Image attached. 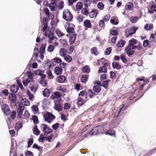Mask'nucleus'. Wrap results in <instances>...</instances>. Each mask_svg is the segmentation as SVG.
<instances>
[{
    "label": "nucleus",
    "mask_w": 156,
    "mask_h": 156,
    "mask_svg": "<svg viewBox=\"0 0 156 156\" xmlns=\"http://www.w3.org/2000/svg\"><path fill=\"white\" fill-rule=\"evenodd\" d=\"M27 75L29 79L30 80H32L33 78V73L30 71H29L27 72Z\"/></svg>",
    "instance_id": "obj_43"
},
{
    "label": "nucleus",
    "mask_w": 156,
    "mask_h": 156,
    "mask_svg": "<svg viewBox=\"0 0 156 156\" xmlns=\"http://www.w3.org/2000/svg\"><path fill=\"white\" fill-rule=\"evenodd\" d=\"M11 148L10 151V156H16V153L14 151V145L13 143H12V142H11Z\"/></svg>",
    "instance_id": "obj_21"
},
{
    "label": "nucleus",
    "mask_w": 156,
    "mask_h": 156,
    "mask_svg": "<svg viewBox=\"0 0 156 156\" xmlns=\"http://www.w3.org/2000/svg\"><path fill=\"white\" fill-rule=\"evenodd\" d=\"M92 53L93 54L97 55L98 54V50L95 47H94L91 49Z\"/></svg>",
    "instance_id": "obj_46"
},
{
    "label": "nucleus",
    "mask_w": 156,
    "mask_h": 156,
    "mask_svg": "<svg viewBox=\"0 0 156 156\" xmlns=\"http://www.w3.org/2000/svg\"><path fill=\"white\" fill-rule=\"evenodd\" d=\"M53 62L57 63H59L62 62V60L58 57H55L53 59Z\"/></svg>",
    "instance_id": "obj_45"
},
{
    "label": "nucleus",
    "mask_w": 156,
    "mask_h": 156,
    "mask_svg": "<svg viewBox=\"0 0 156 156\" xmlns=\"http://www.w3.org/2000/svg\"><path fill=\"white\" fill-rule=\"evenodd\" d=\"M40 132V131L38 129L37 126H35L33 129V133L36 135H38Z\"/></svg>",
    "instance_id": "obj_33"
},
{
    "label": "nucleus",
    "mask_w": 156,
    "mask_h": 156,
    "mask_svg": "<svg viewBox=\"0 0 156 156\" xmlns=\"http://www.w3.org/2000/svg\"><path fill=\"white\" fill-rule=\"evenodd\" d=\"M129 45L131 46H138L139 45L140 46V49L142 48V44L140 43V42L137 41L134 38L130 40L129 41Z\"/></svg>",
    "instance_id": "obj_7"
},
{
    "label": "nucleus",
    "mask_w": 156,
    "mask_h": 156,
    "mask_svg": "<svg viewBox=\"0 0 156 156\" xmlns=\"http://www.w3.org/2000/svg\"><path fill=\"white\" fill-rule=\"evenodd\" d=\"M138 29L137 27H135L126 29L124 33L126 37H128L132 36L133 34L135 33Z\"/></svg>",
    "instance_id": "obj_3"
},
{
    "label": "nucleus",
    "mask_w": 156,
    "mask_h": 156,
    "mask_svg": "<svg viewBox=\"0 0 156 156\" xmlns=\"http://www.w3.org/2000/svg\"><path fill=\"white\" fill-rule=\"evenodd\" d=\"M110 78L112 79H114L116 78V74L115 73L112 71H111L110 72Z\"/></svg>",
    "instance_id": "obj_59"
},
{
    "label": "nucleus",
    "mask_w": 156,
    "mask_h": 156,
    "mask_svg": "<svg viewBox=\"0 0 156 156\" xmlns=\"http://www.w3.org/2000/svg\"><path fill=\"white\" fill-rule=\"evenodd\" d=\"M46 45V44H41L39 49V52L40 53L44 54Z\"/></svg>",
    "instance_id": "obj_20"
},
{
    "label": "nucleus",
    "mask_w": 156,
    "mask_h": 156,
    "mask_svg": "<svg viewBox=\"0 0 156 156\" xmlns=\"http://www.w3.org/2000/svg\"><path fill=\"white\" fill-rule=\"evenodd\" d=\"M98 14V12L96 9L92 10L88 13L90 17L92 18L96 16Z\"/></svg>",
    "instance_id": "obj_15"
},
{
    "label": "nucleus",
    "mask_w": 156,
    "mask_h": 156,
    "mask_svg": "<svg viewBox=\"0 0 156 156\" xmlns=\"http://www.w3.org/2000/svg\"><path fill=\"white\" fill-rule=\"evenodd\" d=\"M40 127L44 132L45 136L51 134L53 132V130L48 127V126L46 124H42L40 126Z\"/></svg>",
    "instance_id": "obj_6"
},
{
    "label": "nucleus",
    "mask_w": 156,
    "mask_h": 156,
    "mask_svg": "<svg viewBox=\"0 0 156 156\" xmlns=\"http://www.w3.org/2000/svg\"><path fill=\"white\" fill-rule=\"evenodd\" d=\"M55 110L58 112H60L62 110L63 108L62 104L60 103L59 102H55Z\"/></svg>",
    "instance_id": "obj_12"
},
{
    "label": "nucleus",
    "mask_w": 156,
    "mask_h": 156,
    "mask_svg": "<svg viewBox=\"0 0 156 156\" xmlns=\"http://www.w3.org/2000/svg\"><path fill=\"white\" fill-rule=\"evenodd\" d=\"M18 88V87L13 85L10 87V90L12 92L15 93L17 92Z\"/></svg>",
    "instance_id": "obj_34"
},
{
    "label": "nucleus",
    "mask_w": 156,
    "mask_h": 156,
    "mask_svg": "<svg viewBox=\"0 0 156 156\" xmlns=\"http://www.w3.org/2000/svg\"><path fill=\"white\" fill-rule=\"evenodd\" d=\"M64 59L68 62H70L72 60V58L69 55H66L64 57Z\"/></svg>",
    "instance_id": "obj_35"
},
{
    "label": "nucleus",
    "mask_w": 156,
    "mask_h": 156,
    "mask_svg": "<svg viewBox=\"0 0 156 156\" xmlns=\"http://www.w3.org/2000/svg\"><path fill=\"white\" fill-rule=\"evenodd\" d=\"M76 8L79 9H81L83 7V4L81 2H78L76 4Z\"/></svg>",
    "instance_id": "obj_54"
},
{
    "label": "nucleus",
    "mask_w": 156,
    "mask_h": 156,
    "mask_svg": "<svg viewBox=\"0 0 156 156\" xmlns=\"http://www.w3.org/2000/svg\"><path fill=\"white\" fill-rule=\"evenodd\" d=\"M83 71L85 73H88L90 72V70L88 66H86L83 68Z\"/></svg>",
    "instance_id": "obj_36"
},
{
    "label": "nucleus",
    "mask_w": 156,
    "mask_h": 156,
    "mask_svg": "<svg viewBox=\"0 0 156 156\" xmlns=\"http://www.w3.org/2000/svg\"><path fill=\"white\" fill-rule=\"evenodd\" d=\"M111 48L110 47H108L107 48L105 52V54L106 55H109L111 52Z\"/></svg>",
    "instance_id": "obj_60"
},
{
    "label": "nucleus",
    "mask_w": 156,
    "mask_h": 156,
    "mask_svg": "<svg viewBox=\"0 0 156 156\" xmlns=\"http://www.w3.org/2000/svg\"><path fill=\"white\" fill-rule=\"evenodd\" d=\"M156 152V147L152 149L151 151H150L149 153H147L146 154V156H149L152 154H154Z\"/></svg>",
    "instance_id": "obj_53"
},
{
    "label": "nucleus",
    "mask_w": 156,
    "mask_h": 156,
    "mask_svg": "<svg viewBox=\"0 0 156 156\" xmlns=\"http://www.w3.org/2000/svg\"><path fill=\"white\" fill-rule=\"evenodd\" d=\"M107 72V67L104 66H102L100 67L98 69V73H101L102 72L106 73Z\"/></svg>",
    "instance_id": "obj_31"
},
{
    "label": "nucleus",
    "mask_w": 156,
    "mask_h": 156,
    "mask_svg": "<svg viewBox=\"0 0 156 156\" xmlns=\"http://www.w3.org/2000/svg\"><path fill=\"white\" fill-rule=\"evenodd\" d=\"M98 8L100 9H102L104 8V5L102 2H99L97 5Z\"/></svg>",
    "instance_id": "obj_56"
},
{
    "label": "nucleus",
    "mask_w": 156,
    "mask_h": 156,
    "mask_svg": "<svg viewBox=\"0 0 156 156\" xmlns=\"http://www.w3.org/2000/svg\"><path fill=\"white\" fill-rule=\"evenodd\" d=\"M138 20V17L136 16L132 17L130 19V21L132 23H136Z\"/></svg>",
    "instance_id": "obj_48"
},
{
    "label": "nucleus",
    "mask_w": 156,
    "mask_h": 156,
    "mask_svg": "<svg viewBox=\"0 0 156 156\" xmlns=\"http://www.w3.org/2000/svg\"><path fill=\"white\" fill-rule=\"evenodd\" d=\"M88 92L89 94V97L90 98H91L93 96L95 95L94 93L92 91V90H88Z\"/></svg>",
    "instance_id": "obj_61"
},
{
    "label": "nucleus",
    "mask_w": 156,
    "mask_h": 156,
    "mask_svg": "<svg viewBox=\"0 0 156 156\" xmlns=\"http://www.w3.org/2000/svg\"><path fill=\"white\" fill-rule=\"evenodd\" d=\"M106 133L107 134L109 135H110L112 136L113 135L115 134V131L112 130H110L107 131L106 132Z\"/></svg>",
    "instance_id": "obj_57"
},
{
    "label": "nucleus",
    "mask_w": 156,
    "mask_h": 156,
    "mask_svg": "<svg viewBox=\"0 0 156 156\" xmlns=\"http://www.w3.org/2000/svg\"><path fill=\"white\" fill-rule=\"evenodd\" d=\"M76 35L75 34H72L69 37V43L71 44H73L76 40Z\"/></svg>",
    "instance_id": "obj_25"
},
{
    "label": "nucleus",
    "mask_w": 156,
    "mask_h": 156,
    "mask_svg": "<svg viewBox=\"0 0 156 156\" xmlns=\"http://www.w3.org/2000/svg\"><path fill=\"white\" fill-rule=\"evenodd\" d=\"M43 25H44V26L42 30L43 32H44L47 29L48 26L47 25V23L46 22V21L44 19H43Z\"/></svg>",
    "instance_id": "obj_44"
},
{
    "label": "nucleus",
    "mask_w": 156,
    "mask_h": 156,
    "mask_svg": "<svg viewBox=\"0 0 156 156\" xmlns=\"http://www.w3.org/2000/svg\"><path fill=\"white\" fill-rule=\"evenodd\" d=\"M16 112L15 111H12L11 113L10 116L12 119H14L16 117Z\"/></svg>",
    "instance_id": "obj_62"
},
{
    "label": "nucleus",
    "mask_w": 156,
    "mask_h": 156,
    "mask_svg": "<svg viewBox=\"0 0 156 156\" xmlns=\"http://www.w3.org/2000/svg\"><path fill=\"white\" fill-rule=\"evenodd\" d=\"M46 73L48 75V78L50 79H52L53 78V76L52 75L51 71L50 70H48L46 72Z\"/></svg>",
    "instance_id": "obj_47"
},
{
    "label": "nucleus",
    "mask_w": 156,
    "mask_h": 156,
    "mask_svg": "<svg viewBox=\"0 0 156 156\" xmlns=\"http://www.w3.org/2000/svg\"><path fill=\"white\" fill-rule=\"evenodd\" d=\"M56 4L55 2H51L48 5V6L51 11H55L56 10Z\"/></svg>",
    "instance_id": "obj_22"
},
{
    "label": "nucleus",
    "mask_w": 156,
    "mask_h": 156,
    "mask_svg": "<svg viewBox=\"0 0 156 156\" xmlns=\"http://www.w3.org/2000/svg\"><path fill=\"white\" fill-rule=\"evenodd\" d=\"M21 103L25 106H29L30 105V101L25 98H22L21 99Z\"/></svg>",
    "instance_id": "obj_29"
},
{
    "label": "nucleus",
    "mask_w": 156,
    "mask_h": 156,
    "mask_svg": "<svg viewBox=\"0 0 156 156\" xmlns=\"http://www.w3.org/2000/svg\"><path fill=\"white\" fill-rule=\"evenodd\" d=\"M9 99L12 98L11 99V101L15 103L16 101V95L13 93H11L9 96Z\"/></svg>",
    "instance_id": "obj_18"
},
{
    "label": "nucleus",
    "mask_w": 156,
    "mask_h": 156,
    "mask_svg": "<svg viewBox=\"0 0 156 156\" xmlns=\"http://www.w3.org/2000/svg\"><path fill=\"white\" fill-rule=\"evenodd\" d=\"M42 93L44 97H48L50 95V92L48 89L45 88L43 91Z\"/></svg>",
    "instance_id": "obj_24"
},
{
    "label": "nucleus",
    "mask_w": 156,
    "mask_h": 156,
    "mask_svg": "<svg viewBox=\"0 0 156 156\" xmlns=\"http://www.w3.org/2000/svg\"><path fill=\"white\" fill-rule=\"evenodd\" d=\"M125 7L127 10H131L133 8V4L130 2H129L126 5Z\"/></svg>",
    "instance_id": "obj_32"
},
{
    "label": "nucleus",
    "mask_w": 156,
    "mask_h": 156,
    "mask_svg": "<svg viewBox=\"0 0 156 156\" xmlns=\"http://www.w3.org/2000/svg\"><path fill=\"white\" fill-rule=\"evenodd\" d=\"M126 43V41L124 40H121L118 41L117 44V46L118 48L123 47Z\"/></svg>",
    "instance_id": "obj_23"
},
{
    "label": "nucleus",
    "mask_w": 156,
    "mask_h": 156,
    "mask_svg": "<svg viewBox=\"0 0 156 156\" xmlns=\"http://www.w3.org/2000/svg\"><path fill=\"white\" fill-rule=\"evenodd\" d=\"M66 80L65 77L62 75L59 76L56 79L57 81L59 83H62L65 82Z\"/></svg>",
    "instance_id": "obj_14"
},
{
    "label": "nucleus",
    "mask_w": 156,
    "mask_h": 156,
    "mask_svg": "<svg viewBox=\"0 0 156 156\" xmlns=\"http://www.w3.org/2000/svg\"><path fill=\"white\" fill-rule=\"evenodd\" d=\"M84 26L87 28H90L91 27V25L90 22L89 20H86L83 22Z\"/></svg>",
    "instance_id": "obj_26"
},
{
    "label": "nucleus",
    "mask_w": 156,
    "mask_h": 156,
    "mask_svg": "<svg viewBox=\"0 0 156 156\" xmlns=\"http://www.w3.org/2000/svg\"><path fill=\"white\" fill-rule=\"evenodd\" d=\"M53 64L51 62H50L48 60H46L44 61L43 63V66L45 69H50L51 68L52 65Z\"/></svg>",
    "instance_id": "obj_10"
},
{
    "label": "nucleus",
    "mask_w": 156,
    "mask_h": 156,
    "mask_svg": "<svg viewBox=\"0 0 156 156\" xmlns=\"http://www.w3.org/2000/svg\"><path fill=\"white\" fill-rule=\"evenodd\" d=\"M63 18L67 21H71L73 18V16L68 9H64L63 12Z\"/></svg>",
    "instance_id": "obj_4"
},
{
    "label": "nucleus",
    "mask_w": 156,
    "mask_h": 156,
    "mask_svg": "<svg viewBox=\"0 0 156 156\" xmlns=\"http://www.w3.org/2000/svg\"><path fill=\"white\" fill-rule=\"evenodd\" d=\"M24 107L23 106L19 105H18V108H17V117L19 118H21L23 113V111L24 110Z\"/></svg>",
    "instance_id": "obj_8"
},
{
    "label": "nucleus",
    "mask_w": 156,
    "mask_h": 156,
    "mask_svg": "<svg viewBox=\"0 0 156 156\" xmlns=\"http://www.w3.org/2000/svg\"><path fill=\"white\" fill-rule=\"evenodd\" d=\"M74 25L72 26L69 25L68 27L67 28V33L69 34L70 35L73 34H75V31L74 30V28L73 26H74Z\"/></svg>",
    "instance_id": "obj_13"
},
{
    "label": "nucleus",
    "mask_w": 156,
    "mask_h": 156,
    "mask_svg": "<svg viewBox=\"0 0 156 156\" xmlns=\"http://www.w3.org/2000/svg\"><path fill=\"white\" fill-rule=\"evenodd\" d=\"M112 66L114 69H120L121 66L118 62H113L112 63Z\"/></svg>",
    "instance_id": "obj_19"
},
{
    "label": "nucleus",
    "mask_w": 156,
    "mask_h": 156,
    "mask_svg": "<svg viewBox=\"0 0 156 156\" xmlns=\"http://www.w3.org/2000/svg\"><path fill=\"white\" fill-rule=\"evenodd\" d=\"M55 33L58 37H61L63 35V34L59 30L57 29L55 30Z\"/></svg>",
    "instance_id": "obj_55"
},
{
    "label": "nucleus",
    "mask_w": 156,
    "mask_h": 156,
    "mask_svg": "<svg viewBox=\"0 0 156 156\" xmlns=\"http://www.w3.org/2000/svg\"><path fill=\"white\" fill-rule=\"evenodd\" d=\"M136 49L138 51L140 49V46L139 45L138 46H131L128 45L126 47L125 50L126 51V53L128 56L130 57L133 54L135 51L134 50Z\"/></svg>",
    "instance_id": "obj_2"
},
{
    "label": "nucleus",
    "mask_w": 156,
    "mask_h": 156,
    "mask_svg": "<svg viewBox=\"0 0 156 156\" xmlns=\"http://www.w3.org/2000/svg\"><path fill=\"white\" fill-rule=\"evenodd\" d=\"M55 73L57 75H59L62 73L63 69L59 66L55 67L54 69Z\"/></svg>",
    "instance_id": "obj_16"
},
{
    "label": "nucleus",
    "mask_w": 156,
    "mask_h": 156,
    "mask_svg": "<svg viewBox=\"0 0 156 156\" xmlns=\"http://www.w3.org/2000/svg\"><path fill=\"white\" fill-rule=\"evenodd\" d=\"M104 133V129L102 126H98L94 127L91 131L87 133V134L94 136Z\"/></svg>",
    "instance_id": "obj_1"
},
{
    "label": "nucleus",
    "mask_w": 156,
    "mask_h": 156,
    "mask_svg": "<svg viewBox=\"0 0 156 156\" xmlns=\"http://www.w3.org/2000/svg\"><path fill=\"white\" fill-rule=\"evenodd\" d=\"M153 27V24H146L144 26V29L146 30H151Z\"/></svg>",
    "instance_id": "obj_38"
},
{
    "label": "nucleus",
    "mask_w": 156,
    "mask_h": 156,
    "mask_svg": "<svg viewBox=\"0 0 156 156\" xmlns=\"http://www.w3.org/2000/svg\"><path fill=\"white\" fill-rule=\"evenodd\" d=\"M22 127V124L21 122H17L16 124L15 129L18 131Z\"/></svg>",
    "instance_id": "obj_37"
},
{
    "label": "nucleus",
    "mask_w": 156,
    "mask_h": 156,
    "mask_svg": "<svg viewBox=\"0 0 156 156\" xmlns=\"http://www.w3.org/2000/svg\"><path fill=\"white\" fill-rule=\"evenodd\" d=\"M32 116V120H33L34 123L36 124H37L39 123L37 116L36 115H33Z\"/></svg>",
    "instance_id": "obj_41"
},
{
    "label": "nucleus",
    "mask_w": 156,
    "mask_h": 156,
    "mask_svg": "<svg viewBox=\"0 0 156 156\" xmlns=\"http://www.w3.org/2000/svg\"><path fill=\"white\" fill-rule=\"evenodd\" d=\"M66 51L64 48H61L59 51V54L61 56L64 57L66 55Z\"/></svg>",
    "instance_id": "obj_27"
},
{
    "label": "nucleus",
    "mask_w": 156,
    "mask_h": 156,
    "mask_svg": "<svg viewBox=\"0 0 156 156\" xmlns=\"http://www.w3.org/2000/svg\"><path fill=\"white\" fill-rule=\"evenodd\" d=\"M54 94L57 98H59L62 96L61 93L58 91H55L54 93Z\"/></svg>",
    "instance_id": "obj_51"
},
{
    "label": "nucleus",
    "mask_w": 156,
    "mask_h": 156,
    "mask_svg": "<svg viewBox=\"0 0 156 156\" xmlns=\"http://www.w3.org/2000/svg\"><path fill=\"white\" fill-rule=\"evenodd\" d=\"M93 90L95 92L98 93L101 90V87L99 85L94 86L93 87Z\"/></svg>",
    "instance_id": "obj_30"
},
{
    "label": "nucleus",
    "mask_w": 156,
    "mask_h": 156,
    "mask_svg": "<svg viewBox=\"0 0 156 156\" xmlns=\"http://www.w3.org/2000/svg\"><path fill=\"white\" fill-rule=\"evenodd\" d=\"M2 108L4 112L6 115H8L10 114L11 111L9 107L7 104H3L2 106Z\"/></svg>",
    "instance_id": "obj_9"
},
{
    "label": "nucleus",
    "mask_w": 156,
    "mask_h": 156,
    "mask_svg": "<svg viewBox=\"0 0 156 156\" xmlns=\"http://www.w3.org/2000/svg\"><path fill=\"white\" fill-rule=\"evenodd\" d=\"M44 117L46 122L51 123L55 119V117L51 112H47L44 115Z\"/></svg>",
    "instance_id": "obj_5"
},
{
    "label": "nucleus",
    "mask_w": 156,
    "mask_h": 156,
    "mask_svg": "<svg viewBox=\"0 0 156 156\" xmlns=\"http://www.w3.org/2000/svg\"><path fill=\"white\" fill-rule=\"evenodd\" d=\"M26 156H34L33 153L30 151H27L25 153Z\"/></svg>",
    "instance_id": "obj_64"
},
{
    "label": "nucleus",
    "mask_w": 156,
    "mask_h": 156,
    "mask_svg": "<svg viewBox=\"0 0 156 156\" xmlns=\"http://www.w3.org/2000/svg\"><path fill=\"white\" fill-rule=\"evenodd\" d=\"M83 98H82L81 97H80L78 98L77 102V104L78 105H81L83 104L84 103Z\"/></svg>",
    "instance_id": "obj_42"
},
{
    "label": "nucleus",
    "mask_w": 156,
    "mask_h": 156,
    "mask_svg": "<svg viewBox=\"0 0 156 156\" xmlns=\"http://www.w3.org/2000/svg\"><path fill=\"white\" fill-rule=\"evenodd\" d=\"M54 33L52 32H49L48 34V37L49 39V44H51L52 43V41L55 39L57 40L58 38L54 36Z\"/></svg>",
    "instance_id": "obj_11"
},
{
    "label": "nucleus",
    "mask_w": 156,
    "mask_h": 156,
    "mask_svg": "<svg viewBox=\"0 0 156 156\" xmlns=\"http://www.w3.org/2000/svg\"><path fill=\"white\" fill-rule=\"evenodd\" d=\"M120 59L124 63H126L127 60L126 58V56L125 55H120Z\"/></svg>",
    "instance_id": "obj_52"
},
{
    "label": "nucleus",
    "mask_w": 156,
    "mask_h": 156,
    "mask_svg": "<svg viewBox=\"0 0 156 156\" xmlns=\"http://www.w3.org/2000/svg\"><path fill=\"white\" fill-rule=\"evenodd\" d=\"M33 143V139L32 138H30L29 139L27 142V147L29 148L31 146L32 144Z\"/></svg>",
    "instance_id": "obj_58"
},
{
    "label": "nucleus",
    "mask_w": 156,
    "mask_h": 156,
    "mask_svg": "<svg viewBox=\"0 0 156 156\" xmlns=\"http://www.w3.org/2000/svg\"><path fill=\"white\" fill-rule=\"evenodd\" d=\"M54 47L53 45H50L48 46L47 48V51L48 52H51L53 51Z\"/></svg>",
    "instance_id": "obj_49"
},
{
    "label": "nucleus",
    "mask_w": 156,
    "mask_h": 156,
    "mask_svg": "<svg viewBox=\"0 0 156 156\" xmlns=\"http://www.w3.org/2000/svg\"><path fill=\"white\" fill-rule=\"evenodd\" d=\"M70 107V105L68 103H65L64 105V108L65 109H68Z\"/></svg>",
    "instance_id": "obj_63"
},
{
    "label": "nucleus",
    "mask_w": 156,
    "mask_h": 156,
    "mask_svg": "<svg viewBox=\"0 0 156 156\" xmlns=\"http://www.w3.org/2000/svg\"><path fill=\"white\" fill-rule=\"evenodd\" d=\"M33 148H35L37 149L39 151H41V150H42V147H40L38 145L36 144H34L33 146Z\"/></svg>",
    "instance_id": "obj_50"
},
{
    "label": "nucleus",
    "mask_w": 156,
    "mask_h": 156,
    "mask_svg": "<svg viewBox=\"0 0 156 156\" xmlns=\"http://www.w3.org/2000/svg\"><path fill=\"white\" fill-rule=\"evenodd\" d=\"M31 109L34 112V114L37 113L38 111V108L35 105H34L32 106Z\"/></svg>",
    "instance_id": "obj_40"
},
{
    "label": "nucleus",
    "mask_w": 156,
    "mask_h": 156,
    "mask_svg": "<svg viewBox=\"0 0 156 156\" xmlns=\"http://www.w3.org/2000/svg\"><path fill=\"white\" fill-rule=\"evenodd\" d=\"M109 81V80H108L104 81L101 85V86L103 87L105 89H107L108 87V84Z\"/></svg>",
    "instance_id": "obj_39"
},
{
    "label": "nucleus",
    "mask_w": 156,
    "mask_h": 156,
    "mask_svg": "<svg viewBox=\"0 0 156 156\" xmlns=\"http://www.w3.org/2000/svg\"><path fill=\"white\" fill-rule=\"evenodd\" d=\"M88 77V75H83L80 78V80L82 83H85L87 81Z\"/></svg>",
    "instance_id": "obj_17"
},
{
    "label": "nucleus",
    "mask_w": 156,
    "mask_h": 156,
    "mask_svg": "<svg viewBox=\"0 0 156 156\" xmlns=\"http://www.w3.org/2000/svg\"><path fill=\"white\" fill-rule=\"evenodd\" d=\"M87 93L85 90L81 91L79 94V96L83 97L85 98L87 97Z\"/></svg>",
    "instance_id": "obj_28"
}]
</instances>
